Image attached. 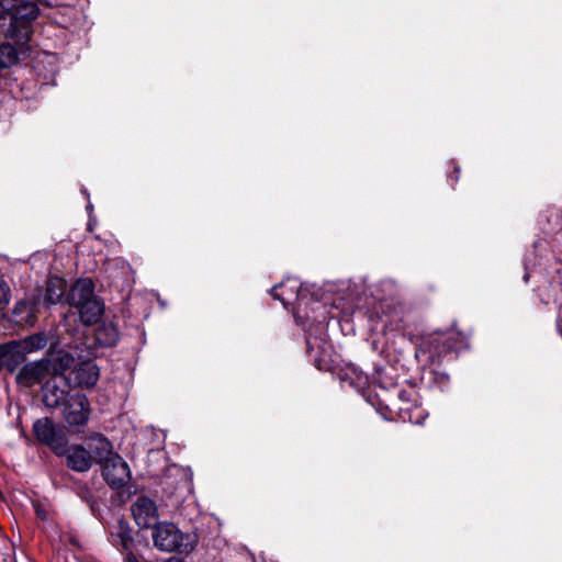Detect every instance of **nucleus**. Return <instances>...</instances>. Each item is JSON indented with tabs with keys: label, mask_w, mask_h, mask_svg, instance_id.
<instances>
[{
	"label": "nucleus",
	"mask_w": 562,
	"mask_h": 562,
	"mask_svg": "<svg viewBox=\"0 0 562 562\" xmlns=\"http://www.w3.org/2000/svg\"><path fill=\"white\" fill-rule=\"evenodd\" d=\"M300 286L301 284L296 279L288 278L274 285L270 290V294L274 300L281 301L284 307H288L292 300L299 302L297 311L294 313L295 322L302 325L306 331L307 352L315 351L317 353L325 348L328 321L334 316H329L326 306L319 302H314L311 307L313 316L308 313L302 315L303 292L299 290Z\"/></svg>",
	"instance_id": "1"
},
{
	"label": "nucleus",
	"mask_w": 562,
	"mask_h": 562,
	"mask_svg": "<svg viewBox=\"0 0 562 562\" xmlns=\"http://www.w3.org/2000/svg\"><path fill=\"white\" fill-rule=\"evenodd\" d=\"M40 9L33 0H0V36L26 45L34 33Z\"/></svg>",
	"instance_id": "2"
},
{
	"label": "nucleus",
	"mask_w": 562,
	"mask_h": 562,
	"mask_svg": "<svg viewBox=\"0 0 562 562\" xmlns=\"http://www.w3.org/2000/svg\"><path fill=\"white\" fill-rule=\"evenodd\" d=\"M154 544L160 551L190 552L194 548V541L190 535H184L172 522H160L154 525L151 533Z\"/></svg>",
	"instance_id": "3"
},
{
	"label": "nucleus",
	"mask_w": 562,
	"mask_h": 562,
	"mask_svg": "<svg viewBox=\"0 0 562 562\" xmlns=\"http://www.w3.org/2000/svg\"><path fill=\"white\" fill-rule=\"evenodd\" d=\"M59 369L69 387L92 386L97 383L99 371L92 362L77 363L76 360L65 355L59 358Z\"/></svg>",
	"instance_id": "4"
},
{
	"label": "nucleus",
	"mask_w": 562,
	"mask_h": 562,
	"mask_svg": "<svg viewBox=\"0 0 562 562\" xmlns=\"http://www.w3.org/2000/svg\"><path fill=\"white\" fill-rule=\"evenodd\" d=\"M131 471L124 459H108V485L115 491L112 502L124 504L132 495Z\"/></svg>",
	"instance_id": "5"
},
{
	"label": "nucleus",
	"mask_w": 562,
	"mask_h": 562,
	"mask_svg": "<svg viewBox=\"0 0 562 562\" xmlns=\"http://www.w3.org/2000/svg\"><path fill=\"white\" fill-rule=\"evenodd\" d=\"M33 434L41 443L50 447L55 452L66 443L65 427L54 424L48 417L34 422Z\"/></svg>",
	"instance_id": "6"
},
{
	"label": "nucleus",
	"mask_w": 562,
	"mask_h": 562,
	"mask_svg": "<svg viewBox=\"0 0 562 562\" xmlns=\"http://www.w3.org/2000/svg\"><path fill=\"white\" fill-rule=\"evenodd\" d=\"M64 418L70 426L85 425L90 415L88 398L85 394L76 392L67 398L64 407Z\"/></svg>",
	"instance_id": "7"
},
{
	"label": "nucleus",
	"mask_w": 562,
	"mask_h": 562,
	"mask_svg": "<svg viewBox=\"0 0 562 562\" xmlns=\"http://www.w3.org/2000/svg\"><path fill=\"white\" fill-rule=\"evenodd\" d=\"M67 283L59 277H50L47 279L44 289H35L36 294L43 308H49L52 305L66 303Z\"/></svg>",
	"instance_id": "8"
},
{
	"label": "nucleus",
	"mask_w": 562,
	"mask_h": 562,
	"mask_svg": "<svg viewBox=\"0 0 562 562\" xmlns=\"http://www.w3.org/2000/svg\"><path fill=\"white\" fill-rule=\"evenodd\" d=\"M383 417L390 420L423 425L428 417V412L413 401H405L404 404H398L395 409L386 406V413L383 414Z\"/></svg>",
	"instance_id": "9"
},
{
	"label": "nucleus",
	"mask_w": 562,
	"mask_h": 562,
	"mask_svg": "<svg viewBox=\"0 0 562 562\" xmlns=\"http://www.w3.org/2000/svg\"><path fill=\"white\" fill-rule=\"evenodd\" d=\"M70 389L61 372H56L43 387L44 404L50 408L59 406L69 397Z\"/></svg>",
	"instance_id": "10"
},
{
	"label": "nucleus",
	"mask_w": 562,
	"mask_h": 562,
	"mask_svg": "<svg viewBox=\"0 0 562 562\" xmlns=\"http://www.w3.org/2000/svg\"><path fill=\"white\" fill-rule=\"evenodd\" d=\"M43 307L33 291L15 303L12 312L14 322L22 326H33L36 322V314Z\"/></svg>",
	"instance_id": "11"
},
{
	"label": "nucleus",
	"mask_w": 562,
	"mask_h": 562,
	"mask_svg": "<svg viewBox=\"0 0 562 562\" xmlns=\"http://www.w3.org/2000/svg\"><path fill=\"white\" fill-rule=\"evenodd\" d=\"M49 373V360L33 361L24 364L16 375L19 384L31 387L41 383Z\"/></svg>",
	"instance_id": "12"
},
{
	"label": "nucleus",
	"mask_w": 562,
	"mask_h": 562,
	"mask_svg": "<svg viewBox=\"0 0 562 562\" xmlns=\"http://www.w3.org/2000/svg\"><path fill=\"white\" fill-rule=\"evenodd\" d=\"M132 514L140 528L156 525L158 512L155 502L146 496H139L132 506Z\"/></svg>",
	"instance_id": "13"
},
{
	"label": "nucleus",
	"mask_w": 562,
	"mask_h": 562,
	"mask_svg": "<svg viewBox=\"0 0 562 562\" xmlns=\"http://www.w3.org/2000/svg\"><path fill=\"white\" fill-rule=\"evenodd\" d=\"M94 297L93 282L90 279H79L69 289L66 303L78 310Z\"/></svg>",
	"instance_id": "14"
},
{
	"label": "nucleus",
	"mask_w": 562,
	"mask_h": 562,
	"mask_svg": "<svg viewBox=\"0 0 562 562\" xmlns=\"http://www.w3.org/2000/svg\"><path fill=\"white\" fill-rule=\"evenodd\" d=\"M79 318L82 324L90 326L98 324L104 313V304L101 299L94 297L88 301L78 310Z\"/></svg>",
	"instance_id": "15"
},
{
	"label": "nucleus",
	"mask_w": 562,
	"mask_h": 562,
	"mask_svg": "<svg viewBox=\"0 0 562 562\" xmlns=\"http://www.w3.org/2000/svg\"><path fill=\"white\" fill-rule=\"evenodd\" d=\"M113 536V543L120 547L122 554L125 555V562H139L137 558L133 554V538L131 535V530L127 526L124 525L123 521H120L119 531Z\"/></svg>",
	"instance_id": "16"
},
{
	"label": "nucleus",
	"mask_w": 562,
	"mask_h": 562,
	"mask_svg": "<svg viewBox=\"0 0 562 562\" xmlns=\"http://www.w3.org/2000/svg\"><path fill=\"white\" fill-rule=\"evenodd\" d=\"M21 361L20 342L10 341L0 345V371L7 367L13 371Z\"/></svg>",
	"instance_id": "17"
},
{
	"label": "nucleus",
	"mask_w": 562,
	"mask_h": 562,
	"mask_svg": "<svg viewBox=\"0 0 562 562\" xmlns=\"http://www.w3.org/2000/svg\"><path fill=\"white\" fill-rule=\"evenodd\" d=\"M437 342H442V350L446 351V353L451 351L459 350L464 341V337L461 336V334H457L454 331L449 333H436V340Z\"/></svg>",
	"instance_id": "18"
},
{
	"label": "nucleus",
	"mask_w": 562,
	"mask_h": 562,
	"mask_svg": "<svg viewBox=\"0 0 562 562\" xmlns=\"http://www.w3.org/2000/svg\"><path fill=\"white\" fill-rule=\"evenodd\" d=\"M18 61V52L10 43L0 45V67L9 68Z\"/></svg>",
	"instance_id": "19"
},
{
	"label": "nucleus",
	"mask_w": 562,
	"mask_h": 562,
	"mask_svg": "<svg viewBox=\"0 0 562 562\" xmlns=\"http://www.w3.org/2000/svg\"><path fill=\"white\" fill-rule=\"evenodd\" d=\"M373 383L382 390H390L396 386V379L385 369L378 368L372 375Z\"/></svg>",
	"instance_id": "20"
},
{
	"label": "nucleus",
	"mask_w": 562,
	"mask_h": 562,
	"mask_svg": "<svg viewBox=\"0 0 562 562\" xmlns=\"http://www.w3.org/2000/svg\"><path fill=\"white\" fill-rule=\"evenodd\" d=\"M46 346V338L43 335H33L27 337L23 344H20L21 360L23 359L24 351L31 352L42 349Z\"/></svg>",
	"instance_id": "21"
},
{
	"label": "nucleus",
	"mask_w": 562,
	"mask_h": 562,
	"mask_svg": "<svg viewBox=\"0 0 562 562\" xmlns=\"http://www.w3.org/2000/svg\"><path fill=\"white\" fill-rule=\"evenodd\" d=\"M436 340V333L431 335L428 340L425 342V347L427 348L429 352V357L431 361H435L436 359H440L443 355H446V351L442 350V342H437Z\"/></svg>",
	"instance_id": "22"
},
{
	"label": "nucleus",
	"mask_w": 562,
	"mask_h": 562,
	"mask_svg": "<svg viewBox=\"0 0 562 562\" xmlns=\"http://www.w3.org/2000/svg\"><path fill=\"white\" fill-rule=\"evenodd\" d=\"M112 278H113V280L122 279L123 286L128 288V289L134 283L133 271L131 269V266L125 261H122L120 272H117L115 274L112 273Z\"/></svg>",
	"instance_id": "23"
},
{
	"label": "nucleus",
	"mask_w": 562,
	"mask_h": 562,
	"mask_svg": "<svg viewBox=\"0 0 562 562\" xmlns=\"http://www.w3.org/2000/svg\"><path fill=\"white\" fill-rule=\"evenodd\" d=\"M93 459H66L67 468L76 472H86L91 465Z\"/></svg>",
	"instance_id": "24"
},
{
	"label": "nucleus",
	"mask_w": 562,
	"mask_h": 562,
	"mask_svg": "<svg viewBox=\"0 0 562 562\" xmlns=\"http://www.w3.org/2000/svg\"><path fill=\"white\" fill-rule=\"evenodd\" d=\"M10 301V288L8 284L0 280V311L4 310Z\"/></svg>",
	"instance_id": "25"
},
{
	"label": "nucleus",
	"mask_w": 562,
	"mask_h": 562,
	"mask_svg": "<svg viewBox=\"0 0 562 562\" xmlns=\"http://www.w3.org/2000/svg\"><path fill=\"white\" fill-rule=\"evenodd\" d=\"M108 347L114 345L119 338V330L113 323L108 324Z\"/></svg>",
	"instance_id": "26"
},
{
	"label": "nucleus",
	"mask_w": 562,
	"mask_h": 562,
	"mask_svg": "<svg viewBox=\"0 0 562 562\" xmlns=\"http://www.w3.org/2000/svg\"><path fill=\"white\" fill-rule=\"evenodd\" d=\"M158 438V442L155 446H151L147 449V453H154L159 450V448L164 445L165 435L162 432L154 434Z\"/></svg>",
	"instance_id": "27"
},
{
	"label": "nucleus",
	"mask_w": 562,
	"mask_h": 562,
	"mask_svg": "<svg viewBox=\"0 0 562 562\" xmlns=\"http://www.w3.org/2000/svg\"><path fill=\"white\" fill-rule=\"evenodd\" d=\"M89 505H90V509H91L92 514L95 517H98L100 520H102L103 516H102V513H101V510L99 508L98 503L95 501H90Z\"/></svg>",
	"instance_id": "28"
},
{
	"label": "nucleus",
	"mask_w": 562,
	"mask_h": 562,
	"mask_svg": "<svg viewBox=\"0 0 562 562\" xmlns=\"http://www.w3.org/2000/svg\"><path fill=\"white\" fill-rule=\"evenodd\" d=\"M400 404H404L405 401H412L411 394L404 390L397 392Z\"/></svg>",
	"instance_id": "29"
},
{
	"label": "nucleus",
	"mask_w": 562,
	"mask_h": 562,
	"mask_svg": "<svg viewBox=\"0 0 562 562\" xmlns=\"http://www.w3.org/2000/svg\"><path fill=\"white\" fill-rule=\"evenodd\" d=\"M34 3L37 5V2H41L42 4L46 7H56L58 5V0H33Z\"/></svg>",
	"instance_id": "30"
},
{
	"label": "nucleus",
	"mask_w": 562,
	"mask_h": 562,
	"mask_svg": "<svg viewBox=\"0 0 562 562\" xmlns=\"http://www.w3.org/2000/svg\"><path fill=\"white\" fill-rule=\"evenodd\" d=\"M108 457H120L117 452L114 451V447L112 442L108 439Z\"/></svg>",
	"instance_id": "31"
},
{
	"label": "nucleus",
	"mask_w": 562,
	"mask_h": 562,
	"mask_svg": "<svg viewBox=\"0 0 562 562\" xmlns=\"http://www.w3.org/2000/svg\"><path fill=\"white\" fill-rule=\"evenodd\" d=\"M119 369L123 371V374H124V375H126V374H128V373H130V371H131V364H130V362H128V361H124V362H123V364H122V367H120Z\"/></svg>",
	"instance_id": "32"
},
{
	"label": "nucleus",
	"mask_w": 562,
	"mask_h": 562,
	"mask_svg": "<svg viewBox=\"0 0 562 562\" xmlns=\"http://www.w3.org/2000/svg\"><path fill=\"white\" fill-rule=\"evenodd\" d=\"M100 460V465H101V476L103 479H105V467L103 465V461H105V459H99Z\"/></svg>",
	"instance_id": "33"
},
{
	"label": "nucleus",
	"mask_w": 562,
	"mask_h": 562,
	"mask_svg": "<svg viewBox=\"0 0 562 562\" xmlns=\"http://www.w3.org/2000/svg\"><path fill=\"white\" fill-rule=\"evenodd\" d=\"M36 515L42 519H45V513L40 507L36 508Z\"/></svg>",
	"instance_id": "34"
},
{
	"label": "nucleus",
	"mask_w": 562,
	"mask_h": 562,
	"mask_svg": "<svg viewBox=\"0 0 562 562\" xmlns=\"http://www.w3.org/2000/svg\"><path fill=\"white\" fill-rule=\"evenodd\" d=\"M440 378H441V379H443V380H446V381H448V380H449V375H447V374H441V375H440Z\"/></svg>",
	"instance_id": "35"
},
{
	"label": "nucleus",
	"mask_w": 562,
	"mask_h": 562,
	"mask_svg": "<svg viewBox=\"0 0 562 562\" xmlns=\"http://www.w3.org/2000/svg\"><path fill=\"white\" fill-rule=\"evenodd\" d=\"M454 171L457 172V177H456V180H458V177H459V172H460V169H459V167H458V168H454Z\"/></svg>",
	"instance_id": "36"
},
{
	"label": "nucleus",
	"mask_w": 562,
	"mask_h": 562,
	"mask_svg": "<svg viewBox=\"0 0 562 562\" xmlns=\"http://www.w3.org/2000/svg\"><path fill=\"white\" fill-rule=\"evenodd\" d=\"M524 280H525V282H528V280H529V274L528 273H525Z\"/></svg>",
	"instance_id": "37"
}]
</instances>
